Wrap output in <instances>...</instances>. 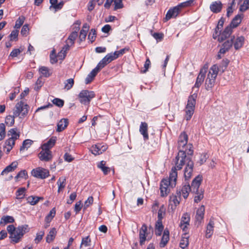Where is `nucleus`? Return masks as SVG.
I'll return each mask as SVG.
<instances>
[{
	"instance_id": "f257e3e1",
	"label": "nucleus",
	"mask_w": 249,
	"mask_h": 249,
	"mask_svg": "<svg viewBox=\"0 0 249 249\" xmlns=\"http://www.w3.org/2000/svg\"><path fill=\"white\" fill-rule=\"evenodd\" d=\"M188 139V135L185 132L180 134L178 141V153L176 157V165L178 170H180L182 166L186 164L184 173L185 180L191 178L194 164L190 157H186V152L184 150V147L187 145Z\"/></svg>"
},
{
	"instance_id": "f03ea898",
	"label": "nucleus",
	"mask_w": 249,
	"mask_h": 249,
	"mask_svg": "<svg viewBox=\"0 0 249 249\" xmlns=\"http://www.w3.org/2000/svg\"><path fill=\"white\" fill-rule=\"evenodd\" d=\"M28 225L19 226L16 228L13 225H10L7 226V230L10 234L9 238L11 239L12 242L17 243L23 235L28 231Z\"/></svg>"
},
{
	"instance_id": "7ed1b4c3",
	"label": "nucleus",
	"mask_w": 249,
	"mask_h": 249,
	"mask_svg": "<svg viewBox=\"0 0 249 249\" xmlns=\"http://www.w3.org/2000/svg\"><path fill=\"white\" fill-rule=\"evenodd\" d=\"M202 181V176L199 175L193 180L190 186V192L196 195L194 197V201L196 203L200 202L204 197V191L202 188H200Z\"/></svg>"
},
{
	"instance_id": "20e7f679",
	"label": "nucleus",
	"mask_w": 249,
	"mask_h": 249,
	"mask_svg": "<svg viewBox=\"0 0 249 249\" xmlns=\"http://www.w3.org/2000/svg\"><path fill=\"white\" fill-rule=\"evenodd\" d=\"M197 96L196 93H194L189 96L185 110V118L187 121L191 119L194 114Z\"/></svg>"
},
{
	"instance_id": "39448f33",
	"label": "nucleus",
	"mask_w": 249,
	"mask_h": 249,
	"mask_svg": "<svg viewBox=\"0 0 249 249\" xmlns=\"http://www.w3.org/2000/svg\"><path fill=\"white\" fill-rule=\"evenodd\" d=\"M176 167H173L172 168L171 171L170 173L169 178H163L161 180L160 184V186H164L166 187H168L169 185L171 187H174L176 184V181L178 176Z\"/></svg>"
},
{
	"instance_id": "423d86ee",
	"label": "nucleus",
	"mask_w": 249,
	"mask_h": 249,
	"mask_svg": "<svg viewBox=\"0 0 249 249\" xmlns=\"http://www.w3.org/2000/svg\"><path fill=\"white\" fill-rule=\"evenodd\" d=\"M29 107L27 104L21 101L16 104L13 114L15 117H19L20 118L25 117L28 113Z\"/></svg>"
},
{
	"instance_id": "0eeeda50",
	"label": "nucleus",
	"mask_w": 249,
	"mask_h": 249,
	"mask_svg": "<svg viewBox=\"0 0 249 249\" xmlns=\"http://www.w3.org/2000/svg\"><path fill=\"white\" fill-rule=\"evenodd\" d=\"M95 96V94L93 91H89L88 90H82L79 95L80 102L84 105H89L91 100Z\"/></svg>"
},
{
	"instance_id": "6e6552de",
	"label": "nucleus",
	"mask_w": 249,
	"mask_h": 249,
	"mask_svg": "<svg viewBox=\"0 0 249 249\" xmlns=\"http://www.w3.org/2000/svg\"><path fill=\"white\" fill-rule=\"evenodd\" d=\"M31 174L36 178L44 179L49 176V171L48 170L42 167H38L33 169Z\"/></svg>"
},
{
	"instance_id": "1a4fd4ad",
	"label": "nucleus",
	"mask_w": 249,
	"mask_h": 249,
	"mask_svg": "<svg viewBox=\"0 0 249 249\" xmlns=\"http://www.w3.org/2000/svg\"><path fill=\"white\" fill-rule=\"evenodd\" d=\"M232 32L233 31L232 27H231V26L228 25L224 29V31L222 32H221V31H220V33L219 34V35H218V41L219 42H223L227 38L230 36Z\"/></svg>"
},
{
	"instance_id": "9d476101",
	"label": "nucleus",
	"mask_w": 249,
	"mask_h": 249,
	"mask_svg": "<svg viewBox=\"0 0 249 249\" xmlns=\"http://www.w3.org/2000/svg\"><path fill=\"white\" fill-rule=\"evenodd\" d=\"M181 8L179 4L170 8L167 12L165 16V20L168 21L172 18H176L181 12Z\"/></svg>"
},
{
	"instance_id": "9b49d317",
	"label": "nucleus",
	"mask_w": 249,
	"mask_h": 249,
	"mask_svg": "<svg viewBox=\"0 0 249 249\" xmlns=\"http://www.w3.org/2000/svg\"><path fill=\"white\" fill-rule=\"evenodd\" d=\"M38 157L41 161H49L53 158L52 152L50 150H43L38 154Z\"/></svg>"
},
{
	"instance_id": "f8f14e48",
	"label": "nucleus",
	"mask_w": 249,
	"mask_h": 249,
	"mask_svg": "<svg viewBox=\"0 0 249 249\" xmlns=\"http://www.w3.org/2000/svg\"><path fill=\"white\" fill-rule=\"evenodd\" d=\"M147 227L146 224H143L139 231L140 245L142 246L144 244L147 235Z\"/></svg>"
},
{
	"instance_id": "ddd939ff",
	"label": "nucleus",
	"mask_w": 249,
	"mask_h": 249,
	"mask_svg": "<svg viewBox=\"0 0 249 249\" xmlns=\"http://www.w3.org/2000/svg\"><path fill=\"white\" fill-rule=\"evenodd\" d=\"M223 4L221 1L217 0L213 2L210 6V9L213 13H218L222 10Z\"/></svg>"
},
{
	"instance_id": "4468645a",
	"label": "nucleus",
	"mask_w": 249,
	"mask_h": 249,
	"mask_svg": "<svg viewBox=\"0 0 249 249\" xmlns=\"http://www.w3.org/2000/svg\"><path fill=\"white\" fill-rule=\"evenodd\" d=\"M206 69H201L198 75L194 88H199L205 77Z\"/></svg>"
},
{
	"instance_id": "2eb2a0df",
	"label": "nucleus",
	"mask_w": 249,
	"mask_h": 249,
	"mask_svg": "<svg viewBox=\"0 0 249 249\" xmlns=\"http://www.w3.org/2000/svg\"><path fill=\"white\" fill-rule=\"evenodd\" d=\"M190 219V214L187 213H184L181 217L179 225L184 231H186L187 225H189Z\"/></svg>"
},
{
	"instance_id": "dca6fc26",
	"label": "nucleus",
	"mask_w": 249,
	"mask_h": 249,
	"mask_svg": "<svg viewBox=\"0 0 249 249\" xmlns=\"http://www.w3.org/2000/svg\"><path fill=\"white\" fill-rule=\"evenodd\" d=\"M147 131V124L145 122H142L140 127V132L141 134L142 135L143 139L145 141L147 140L149 138Z\"/></svg>"
},
{
	"instance_id": "f3484780",
	"label": "nucleus",
	"mask_w": 249,
	"mask_h": 249,
	"mask_svg": "<svg viewBox=\"0 0 249 249\" xmlns=\"http://www.w3.org/2000/svg\"><path fill=\"white\" fill-rule=\"evenodd\" d=\"M18 165L17 161H15L12 162L10 165L6 166V168L1 173V175L7 174L9 172L14 171L17 168Z\"/></svg>"
},
{
	"instance_id": "a211bd4d",
	"label": "nucleus",
	"mask_w": 249,
	"mask_h": 249,
	"mask_svg": "<svg viewBox=\"0 0 249 249\" xmlns=\"http://www.w3.org/2000/svg\"><path fill=\"white\" fill-rule=\"evenodd\" d=\"M56 142V138L52 137L47 142L41 145V149L43 150H50Z\"/></svg>"
},
{
	"instance_id": "6ab92c4d",
	"label": "nucleus",
	"mask_w": 249,
	"mask_h": 249,
	"mask_svg": "<svg viewBox=\"0 0 249 249\" xmlns=\"http://www.w3.org/2000/svg\"><path fill=\"white\" fill-rule=\"evenodd\" d=\"M243 16L242 14H238L232 19L231 23L229 25L232 28L237 27L241 22Z\"/></svg>"
},
{
	"instance_id": "aec40b11",
	"label": "nucleus",
	"mask_w": 249,
	"mask_h": 249,
	"mask_svg": "<svg viewBox=\"0 0 249 249\" xmlns=\"http://www.w3.org/2000/svg\"><path fill=\"white\" fill-rule=\"evenodd\" d=\"M69 121L68 119L63 118L61 119L57 124V128L56 131L57 132L62 131L64 129H65V128L67 127Z\"/></svg>"
},
{
	"instance_id": "412c9836",
	"label": "nucleus",
	"mask_w": 249,
	"mask_h": 249,
	"mask_svg": "<svg viewBox=\"0 0 249 249\" xmlns=\"http://www.w3.org/2000/svg\"><path fill=\"white\" fill-rule=\"evenodd\" d=\"M214 221L212 219H210L209 224L207 226L206 232V237L209 238L211 237L213 233V227H214Z\"/></svg>"
},
{
	"instance_id": "4be33fe9",
	"label": "nucleus",
	"mask_w": 249,
	"mask_h": 249,
	"mask_svg": "<svg viewBox=\"0 0 249 249\" xmlns=\"http://www.w3.org/2000/svg\"><path fill=\"white\" fill-rule=\"evenodd\" d=\"M98 72L99 71L97 70V68H95L94 69H93L86 78L85 83L86 84H88L91 83L94 79V77L97 74Z\"/></svg>"
},
{
	"instance_id": "5701e85b",
	"label": "nucleus",
	"mask_w": 249,
	"mask_h": 249,
	"mask_svg": "<svg viewBox=\"0 0 249 249\" xmlns=\"http://www.w3.org/2000/svg\"><path fill=\"white\" fill-rule=\"evenodd\" d=\"M56 233V229L55 228H52L46 237V242L49 243L52 242L55 238Z\"/></svg>"
},
{
	"instance_id": "b1692460",
	"label": "nucleus",
	"mask_w": 249,
	"mask_h": 249,
	"mask_svg": "<svg viewBox=\"0 0 249 249\" xmlns=\"http://www.w3.org/2000/svg\"><path fill=\"white\" fill-rule=\"evenodd\" d=\"M205 212V207L204 205H201L197 210L196 218L197 221L201 222V220L204 218Z\"/></svg>"
},
{
	"instance_id": "393cba45",
	"label": "nucleus",
	"mask_w": 249,
	"mask_h": 249,
	"mask_svg": "<svg viewBox=\"0 0 249 249\" xmlns=\"http://www.w3.org/2000/svg\"><path fill=\"white\" fill-rule=\"evenodd\" d=\"M106 163L104 160L100 161L98 163L97 167L102 171L104 175H107L110 172V169L109 167L106 166Z\"/></svg>"
},
{
	"instance_id": "a878e982",
	"label": "nucleus",
	"mask_w": 249,
	"mask_h": 249,
	"mask_svg": "<svg viewBox=\"0 0 249 249\" xmlns=\"http://www.w3.org/2000/svg\"><path fill=\"white\" fill-rule=\"evenodd\" d=\"M245 38L243 36L238 37L234 43V47L235 50H238L241 48L244 42Z\"/></svg>"
},
{
	"instance_id": "bb28decb",
	"label": "nucleus",
	"mask_w": 249,
	"mask_h": 249,
	"mask_svg": "<svg viewBox=\"0 0 249 249\" xmlns=\"http://www.w3.org/2000/svg\"><path fill=\"white\" fill-rule=\"evenodd\" d=\"M43 197H38L36 196H30L27 198V200L32 205H35L40 200H43Z\"/></svg>"
},
{
	"instance_id": "cd10ccee",
	"label": "nucleus",
	"mask_w": 249,
	"mask_h": 249,
	"mask_svg": "<svg viewBox=\"0 0 249 249\" xmlns=\"http://www.w3.org/2000/svg\"><path fill=\"white\" fill-rule=\"evenodd\" d=\"M101 143H97L91 147V153L94 155H99L102 154L101 150Z\"/></svg>"
},
{
	"instance_id": "c85d7f7f",
	"label": "nucleus",
	"mask_w": 249,
	"mask_h": 249,
	"mask_svg": "<svg viewBox=\"0 0 249 249\" xmlns=\"http://www.w3.org/2000/svg\"><path fill=\"white\" fill-rule=\"evenodd\" d=\"M184 235V236L182 237L179 244L180 247L183 249H185L189 245V236H187V234L186 233H185Z\"/></svg>"
},
{
	"instance_id": "c756f323",
	"label": "nucleus",
	"mask_w": 249,
	"mask_h": 249,
	"mask_svg": "<svg viewBox=\"0 0 249 249\" xmlns=\"http://www.w3.org/2000/svg\"><path fill=\"white\" fill-rule=\"evenodd\" d=\"M91 239L89 235L82 238L80 249H82L83 246L86 247L90 246L91 245Z\"/></svg>"
},
{
	"instance_id": "7c9ffc66",
	"label": "nucleus",
	"mask_w": 249,
	"mask_h": 249,
	"mask_svg": "<svg viewBox=\"0 0 249 249\" xmlns=\"http://www.w3.org/2000/svg\"><path fill=\"white\" fill-rule=\"evenodd\" d=\"M183 197L186 199L189 195V192H190V186L189 184H185L180 190Z\"/></svg>"
},
{
	"instance_id": "2f4dec72",
	"label": "nucleus",
	"mask_w": 249,
	"mask_h": 249,
	"mask_svg": "<svg viewBox=\"0 0 249 249\" xmlns=\"http://www.w3.org/2000/svg\"><path fill=\"white\" fill-rule=\"evenodd\" d=\"M56 210L55 208H53L45 217V222L48 224H50L53 218L55 216Z\"/></svg>"
},
{
	"instance_id": "473e14b6",
	"label": "nucleus",
	"mask_w": 249,
	"mask_h": 249,
	"mask_svg": "<svg viewBox=\"0 0 249 249\" xmlns=\"http://www.w3.org/2000/svg\"><path fill=\"white\" fill-rule=\"evenodd\" d=\"M129 50L128 47H125L118 51H115L114 53H112V55L114 59L118 58L120 55H123L126 52H128Z\"/></svg>"
},
{
	"instance_id": "72a5a7b5",
	"label": "nucleus",
	"mask_w": 249,
	"mask_h": 249,
	"mask_svg": "<svg viewBox=\"0 0 249 249\" xmlns=\"http://www.w3.org/2000/svg\"><path fill=\"white\" fill-rule=\"evenodd\" d=\"M15 220L13 216L6 215L3 216L0 220V224L4 223V224L7 223H12L14 222Z\"/></svg>"
},
{
	"instance_id": "f704fd0d",
	"label": "nucleus",
	"mask_w": 249,
	"mask_h": 249,
	"mask_svg": "<svg viewBox=\"0 0 249 249\" xmlns=\"http://www.w3.org/2000/svg\"><path fill=\"white\" fill-rule=\"evenodd\" d=\"M235 39V36H232L231 37L230 39H228L226 40L223 44L222 47H224L228 50H230V49L232 47L233 41Z\"/></svg>"
},
{
	"instance_id": "c9c22d12",
	"label": "nucleus",
	"mask_w": 249,
	"mask_h": 249,
	"mask_svg": "<svg viewBox=\"0 0 249 249\" xmlns=\"http://www.w3.org/2000/svg\"><path fill=\"white\" fill-rule=\"evenodd\" d=\"M17 128H14L11 129L10 130H9L8 132V135L10 136L11 135L12 137L11 138H14V140H16L18 139L19 137V133H17Z\"/></svg>"
},
{
	"instance_id": "e433bc0d",
	"label": "nucleus",
	"mask_w": 249,
	"mask_h": 249,
	"mask_svg": "<svg viewBox=\"0 0 249 249\" xmlns=\"http://www.w3.org/2000/svg\"><path fill=\"white\" fill-rule=\"evenodd\" d=\"M39 71L45 77H49L52 74V73L50 72L48 68L45 66L40 67Z\"/></svg>"
},
{
	"instance_id": "4c0bfd02",
	"label": "nucleus",
	"mask_w": 249,
	"mask_h": 249,
	"mask_svg": "<svg viewBox=\"0 0 249 249\" xmlns=\"http://www.w3.org/2000/svg\"><path fill=\"white\" fill-rule=\"evenodd\" d=\"M64 89L67 90H70L74 85V80L73 78H70L64 82Z\"/></svg>"
},
{
	"instance_id": "58836bf2",
	"label": "nucleus",
	"mask_w": 249,
	"mask_h": 249,
	"mask_svg": "<svg viewBox=\"0 0 249 249\" xmlns=\"http://www.w3.org/2000/svg\"><path fill=\"white\" fill-rule=\"evenodd\" d=\"M33 143V141L29 140L26 139L23 142L22 145L20 148V151H23L24 150L25 148H29Z\"/></svg>"
},
{
	"instance_id": "ea45409f",
	"label": "nucleus",
	"mask_w": 249,
	"mask_h": 249,
	"mask_svg": "<svg viewBox=\"0 0 249 249\" xmlns=\"http://www.w3.org/2000/svg\"><path fill=\"white\" fill-rule=\"evenodd\" d=\"M16 117L14 116V114L13 115H8L5 118V123L6 124L9 125V126H12L15 123V118Z\"/></svg>"
},
{
	"instance_id": "a19ab883",
	"label": "nucleus",
	"mask_w": 249,
	"mask_h": 249,
	"mask_svg": "<svg viewBox=\"0 0 249 249\" xmlns=\"http://www.w3.org/2000/svg\"><path fill=\"white\" fill-rule=\"evenodd\" d=\"M230 61L227 58H225L222 60L220 65V68H219L220 70V69H222V72H223L225 70L227 69L229 64Z\"/></svg>"
},
{
	"instance_id": "79ce46f5",
	"label": "nucleus",
	"mask_w": 249,
	"mask_h": 249,
	"mask_svg": "<svg viewBox=\"0 0 249 249\" xmlns=\"http://www.w3.org/2000/svg\"><path fill=\"white\" fill-rule=\"evenodd\" d=\"M215 81H214L213 79H206L205 82V87L207 90H209L210 89L212 88L215 83Z\"/></svg>"
},
{
	"instance_id": "37998d69",
	"label": "nucleus",
	"mask_w": 249,
	"mask_h": 249,
	"mask_svg": "<svg viewBox=\"0 0 249 249\" xmlns=\"http://www.w3.org/2000/svg\"><path fill=\"white\" fill-rule=\"evenodd\" d=\"M18 35V30L17 29L13 30L9 37H10V41L17 40Z\"/></svg>"
},
{
	"instance_id": "c03bdc74",
	"label": "nucleus",
	"mask_w": 249,
	"mask_h": 249,
	"mask_svg": "<svg viewBox=\"0 0 249 249\" xmlns=\"http://www.w3.org/2000/svg\"><path fill=\"white\" fill-rule=\"evenodd\" d=\"M25 20V18L24 17H20L18 18V19L16 20L15 25L14 26L15 28H16L17 30L20 28L21 25L23 24Z\"/></svg>"
},
{
	"instance_id": "a18cd8bd",
	"label": "nucleus",
	"mask_w": 249,
	"mask_h": 249,
	"mask_svg": "<svg viewBox=\"0 0 249 249\" xmlns=\"http://www.w3.org/2000/svg\"><path fill=\"white\" fill-rule=\"evenodd\" d=\"M249 9V0H245L243 3L241 5L239 10L241 12H245Z\"/></svg>"
},
{
	"instance_id": "49530a36",
	"label": "nucleus",
	"mask_w": 249,
	"mask_h": 249,
	"mask_svg": "<svg viewBox=\"0 0 249 249\" xmlns=\"http://www.w3.org/2000/svg\"><path fill=\"white\" fill-rule=\"evenodd\" d=\"M53 104L59 107H62L64 104V101L59 98H55L52 100Z\"/></svg>"
},
{
	"instance_id": "de8ad7c7",
	"label": "nucleus",
	"mask_w": 249,
	"mask_h": 249,
	"mask_svg": "<svg viewBox=\"0 0 249 249\" xmlns=\"http://www.w3.org/2000/svg\"><path fill=\"white\" fill-rule=\"evenodd\" d=\"M160 196L162 197H164V196H167L170 191V189L168 188V187H166L164 186H160Z\"/></svg>"
},
{
	"instance_id": "09e8293b",
	"label": "nucleus",
	"mask_w": 249,
	"mask_h": 249,
	"mask_svg": "<svg viewBox=\"0 0 249 249\" xmlns=\"http://www.w3.org/2000/svg\"><path fill=\"white\" fill-rule=\"evenodd\" d=\"M187 148L188 149V151H186V149L184 150L186 152V155L187 154L188 156H186V157H190L191 159H192V156L193 155L194 151L192 149L193 145L192 144L189 143L186 146Z\"/></svg>"
},
{
	"instance_id": "8fccbe9b",
	"label": "nucleus",
	"mask_w": 249,
	"mask_h": 249,
	"mask_svg": "<svg viewBox=\"0 0 249 249\" xmlns=\"http://www.w3.org/2000/svg\"><path fill=\"white\" fill-rule=\"evenodd\" d=\"M23 51V49L20 50L19 49H14L11 52L9 58H14L18 56Z\"/></svg>"
},
{
	"instance_id": "3c124183",
	"label": "nucleus",
	"mask_w": 249,
	"mask_h": 249,
	"mask_svg": "<svg viewBox=\"0 0 249 249\" xmlns=\"http://www.w3.org/2000/svg\"><path fill=\"white\" fill-rule=\"evenodd\" d=\"M78 36L77 32L75 31L72 32L69 36L68 40H70L71 45H73L74 43V40Z\"/></svg>"
},
{
	"instance_id": "603ef678",
	"label": "nucleus",
	"mask_w": 249,
	"mask_h": 249,
	"mask_svg": "<svg viewBox=\"0 0 249 249\" xmlns=\"http://www.w3.org/2000/svg\"><path fill=\"white\" fill-rule=\"evenodd\" d=\"M165 214V209L164 208V206H161L160 209L158 211V220L157 221H162L163 218V215Z\"/></svg>"
},
{
	"instance_id": "864d4df0",
	"label": "nucleus",
	"mask_w": 249,
	"mask_h": 249,
	"mask_svg": "<svg viewBox=\"0 0 249 249\" xmlns=\"http://www.w3.org/2000/svg\"><path fill=\"white\" fill-rule=\"evenodd\" d=\"M26 189L24 187H21L19 188L16 192V195L18 197V198H22L24 196V193Z\"/></svg>"
},
{
	"instance_id": "5fc2aeb1",
	"label": "nucleus",
	"mask_w": 249,
	"mask_h": 249,
	"mask_svg": "<svg viewBox=\"0 0 249 249\" xmlns=\"http://www.w3.org/2000/svg\"><path fill=\"white\" fill-rule=\"evenodd\" d=\"M169 240V237L162 235L161 241L160 243V248H164L167 245Z\"/></svg>"
},
{
	"instance_id": "6e6d98bb",
	"label": "nucleus",
	"mask_w": 249,
	"mask_h": 249,
	"mask_svg": "<svg viewBox=\"0 0 249 249\" xmlns=\"http://www.w3.org/2000/svg\"><path fill=\"white\" fill-rule=\"evenodd\" d=\"M180 200L181 199L178 198V197L174 195H172L170 197V201L174 203L175 207L179 204Z\"/></svg>"
},
{
	"instance_id": "4d7b16f0",
	"label": "nucleus",
	"mask_w": 249,
	"mask_h": 249,
	"mask_svg": "<svg viewBox=\"0 0 249 249\" xmlns=\"http://www.w3.org/2000/svg\"><path fill=\"white\" fill-rule=\"evenodd\" d=\"M28 177L27 172L25 170H21L17 175L15 177L16 179H18V178H25Z\"/></svg>"
},
{
	"instance_id": "13d9d810",
	"label": "nucleus",
	"mask_w": 249,
	"mask_h": 249,
	"mask_svg": "<svg viewBox=\"0 0 249 249\" xmlns=\"http://www.w3.org/2000/svg\"><path fill=\"white\" fill-rule=\"evenodd\" d=\"M150 65H151L150 60L149 58H147L144 63V69L141 71V73H146L148 71V70Z\"/></svg>"
},
{
	"instance_id": "bf43d9fd",
	"label": "nucleus",
	"mask_w": 249,
	"mask_h": 249,
	"mask_svg": "<svg viewBox=\"0 0 249 249\" xmlns=\"http://www.w3.org/2000/svg\"><path fill=\"white\" fill-rule=\"evenodd\" d=\"M43 82L41 80V78H38L37 79V81H36V84L35 86V88H34L35 90H36V91H38L41 88V87L43 86Z\"/></svg>"
},
{
	"instance_id": "052dcab7",
	"label": "nucleus",
	"mask_w": 249,
	"mask_h": 249,
	"mask_svg": "<svg viewBox=\"0 0 249 249\" xmlns=\"http://www.w3.org/2000/svg\"><path fill=\"white\" fill-rule=\"evenodd\" d=\"M44 231H40L36 234V238L35 239V242L38 244L42 239L43 236L44 235Z\"/></svg>"
},
{
	"instance_id": "680f3d73",
	"label": "nucleus",
	"mask_w": 249,
	"mask_h": 249,
	"mask_svg": "<svg viewBox=\"0 0 249 249\" xmlns=\"http://www.w3.org/2000/svg\"><path fill=\"white\" fill-rule=\"evenodd\" d=\"M107 63L104 60L103 58L97 64L95 68H97V70L99 71L102 68H104Z\"/></svg>"
},
{
	"instance_id": "e2e57ef3",
	"label": "nucleus",
	"mask_w": 249,
	"mask_h": 249,
	"mask_svg": "<svg viewBox=\"0 0 249 249\" xmlns=\"http://www.w3.org/2000/svg\"><path fill=\"white\" fill-rule=\"evenodd\" d=\"M66 178H64L63 180L61 181V178L59 179L57 181V184L58 185V192H59L61 189H63L65 186V182H66Z\"/></svg>"
},
{
	"instance_id": "0e129e2a",
	"label": "nucleus",
	"mask_w": 249,
	"mask_h": 249,
	"mask_svg": "<svg viewBox=\"0 0 249 249\" xmlns=\"http://www.w3.org/2000/svg\"><path fill=\"white\" fill-rule=\"evenodd\" d=\"M103 59L104 60H105L107 64L115 60L112 55V53H108L103 58Z\"/></svg>"
},
{
	"instance_id": "69168bd1",
	"label": "nucleus",
	"mask_w": 249,
	"mask_h": 249,
	"mask_svg": "<svg viewBox=\"0 0 249 249\" xmlns=\"http://www.w3.org/2000/svg\"><path fill=\"white\" fill-rule=\"evenodd\" d=\"M14 138H10L6 140L5 144L6 146L13 147L15 144V141L13 139Z\"/></svg>"
},
{
	"instance_id": "338daca9",
	"label": "nucleus",
	"mask_w": 249,
	"mask_h": 249,
	"mask_svg": "<svg viewBox=\"0 0 249 249\" xmlns=\"http://www.w3.org/2000/svg\"><path fill=\"white\" fill-rule=\"evenodd\" d=\"M93 198L92 196H89L87 200L85 202L84 210H86L90 204H92Z\"/></svg>"
},
{
	"instance_id": "774afa93",
	"label": "nucleus",
	"mask_w": 249,
	"mask_h": 249,
	"mask_svg": "<svg viewBox=\"0 0 249 249\" xmlns=\"http://www.w3.org/2000/svg\"><path fill=\"white\" fill-rule=\"evenodd\" d=\"M114 10H116L118 9H121L123 7V4L122 0H115L114 1Z\"/></svg>"
}]
</instances>
